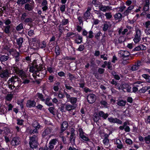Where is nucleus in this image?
I'll list each match as a JSON object with an SVG mask.
<instances>
[{"label": "nucleus", "instance_id": "f257e3e1", "mask_svg": "<svg viewBox=\"0 0 150 150\" xmlns=\"http://www.w3.org/2000/svg\"><path fill=\"white\" fill-rule=\"evenodd\" d=\"M19 79L18 77L16 76H13L8 79L7 82L8 88L11 90H13V92H15L20 86Z\"/></svg>", "mask_w": 150, "mask_h": 150}, {"label": "nucleus", "instance_id": "f03ea898", "mask_svg": "<svg viewBox=\"0 0 150 150\" xmlns=\"http://www.w3.org/2000/svg\"><path fill=\"white\" fill-rule=\"evenodd\" d=\"M10 69L7 68L3 69L0 71V77L1 78H8L11 74Z\"/></svg>", "mask_w": 150, "mask_h": 150}, {"label": "nucleus", "instance_id": "7ed1b4c3", "mask_svg": "<svg viewBox=\"0 0 150 150\" xmlns=\"http://www.w3.org/2000/svg\"><path fill=\"white\" fill-rule=\"evenodd\" d=\"M65 95L68 102H70L71 104L74 105L76 103L77 100L76 98L71 97V96L66 92H65Z\"/></svg>", "mask_w": 150, "mask_h": 150}, {"label": "nucleus", "instance_id": "20e7f679", "mask_svg": "<svg viewBox=\"0 0 150 150\" xmlns=\"http://www.w3.org/2000/svg\"><path fill=\"white\" fill-rule=\"evenodd\" d=\"M79 136L83 141H89L90 140L88 137L84 135V132L83 131L82 129H79Z\"/></svg>", "mask_w": 150, "mask_h": 150}, {"label": "nucleus", "instance_id": "39448f33", "mask_svg": "<svg viewBox=\"0 0 150 150\" xmlns=\"http://www.w3.org/2000/svg\"><path fill=\"white\" fill-rule=\"evenodd\" d=\"M96 99V96L94 94H90L87 96V101L88 103L90 104L94 103Z\"/></svg>", "mask_w": 150, "mask_h": 150}, {"label": "nucleus", "instance_id": "423d86ee", "mask_svg": "<svg viewBox=\"0 0 150 150\" xmlns=\"http://www.w3.org/2000/svg\"><path fill=\"white\" fill-rule=\"evenodd\" d=\"M58 142V140L57 139H54L51 140L49 142L48 146V149L52 150L54 148V145H55Z\"/></svg>", "mask_w": 150, "mask_h": 150}, {"label": "nucleus", "instance_id": "0eeeda50", "mask_svg": "<svg viewBox=\"0 0 150 150\" xmlns=\"http://www.w3.org/2000/svg\"><path fill=\"white\" fill-rule=\"evenodd\" d=\"M118 54L123 59H125V58L128 57L130 55V53L127 50H120Z\"/></svg>", "mask_w": 150, "mask_h": 150}, {"label": "nucleus", "instance_id": "6e6552de", "mask_svg": "<svg viewBox=\"0 0 150 150\" xmlns=\"http://www.w3.org/2000/svg\"><path fill=\"white\" fill-rule=\"evenodd\" d=\"M99 9L101 11L103 12L110 11L112 10V7L109 6H105L102 5L99 6Z\"/></svg>", "mask_w": 150, "mask_h": 150}, {"label": "nucleus", "instance_id": "1a4fd4ad", "mask_svg": "<svg viewBox=\"0 0 150 150\" xmlns=\"http://www.w3.org/2000/svg\"><path fill=\"white\" fill-rule=\"evenodd\" d=\"M20 143V139L18 137L13 138L11 141V144L13 146H16L19 145Z\"/></svg>", "mask_w": 150, "mask_h": 150}, {"label": "nucleus", "instance_id": "9d476101", "mask_svg": "<svg viewBox=\"0 0 150 150\" xmlns=\"http://www.w3.org/2000/svg\"><path fill=\"white\" fill-rule=\"evenodd\" d=\"M108 120L111 123H117L120 124H121L122 123V122L121 120L116 118H113L112 117H108Z\"/></svg>", "mask_w": 150, "mask_h": 150}, {"label": "nucleus", "instance_id": "9b49d317", "mask_svg": "<svg viewBox=\"0 0 150 150\" xmlns=\"http://www.w3.org/2000/svg\"><path fill=\"white\" fill-rule=\"evenodd\" d=\"M65 110L70 112L72 111L76 108V106L75 105L67 104L65 105Z\"/></svg>", "mask_w": 150, "mask_h": 150}, {"label": "nucleus", "instance_id": "f8f14e48", "mask_svg": "<svg viewBox=\"0 0 150 150\" xmlns=\"http://www.w3.org/2000/svg\"><path fill=\"white\" fill-rule=\"evenodd\" d=\"M17 74L23 80L26 79L27 77L25 71L22 70H19L17 72Z\"/></svg>", "mask_w": 150, "mask_h": 150}, {"label": "nucleus", "instance_id": "ddd939ff", "mask_svg": "<svg viewBox=\"0 0 150 150\" xmlns=\"http://www.w3.org/2000/svg\"><path fill=\"white\" fill-rule=\"evenodd\" d=\"M75 130L73 128H71V135L70 140L71 142H74L76 138V135L74 133Z\"/></svg>", "mask_w": 150, "mask_h": 150}, {"label": "nucleus", "instance_id": "4468645a", "mask_svg": "<svg viewBox=\"0 0 150 150\" xmlns=\"http://www.w3.org/2000/svg\"><path fill=\"white\" fill-rule=\"evenodd\" d=\"M75 38V42L77 44H80L82 42V37L79 35H76L74 36Z\"/></svg>", "mask_w": 150, "mask_h": 150}, {"label": "nucleus", "instance_id": "2eb2a0df", "mask_svg": "<svg viewBox=\"0 0 150 150\" xmlns=\"http://www.w3.org/2000/svg\"><path fill=\"white\" fill-rule=\"evenodd\" d=\"M42 7V9L43 11H46L48 9V4L46 0H43L41 3V5Z\"/></svg>", "mask_w": 150, "mask_h": 150}, {"label": "nucleus", "instance_id": "dca6fc26", "mask_svg": "<svg viewBox=\"0 0 150 150\" xmlns=\"http://www.w3.org/2000/svg\"><path fill=\"white\" fill-rule=\"evenodd\" d=\"M11 54L15 57V60L16 62H18L21 60V58L19 57V53L15 51L11 52Z\"/></svg>", "mask_w": 150, "mask_h": 150}, {"label": "nucleus", "instance_id": "f3484780", "mask_svg": "<svg viewBox=\"0 0 150 150\" xmlns=\"http://www.w3.org/2000/svg\"><path fill=\"white\" fill-rule=\"evenodd\" d=\"M115 144L117 147L119 149H121L123 147V145L121 141L119 139H116L115 141Z\"/></svg>", "mask_w": 150, "mask_h": 150}, {"label": "nucleus", "instance_id": "a211bd4d", "mask_svg": "<svg viewBox=\"0 0 150 150\" xmlns=\"http://www.w3.org/2000/svg\"><path fill=\"white\" fill-rule=\"evenodd\" d=\"M36 103L33 100H29L27 101L26 103V106L27 107L30 108L34 107Z\"/></svg>", "mask_w": 150, "mask_h": 150}, {"label": "nucleus", "instance_id": "6ab92c4d", "mask_svg": "<svg viewBox=\"0 0 150 150\" xmlns=\"http://www.w3.org/2000/svg\"><path fill=\"white\" fill-rule=\"evenodd\" d=\"M100 11V10H95L94 11V12L95 14L97 15L98 18L102 19L104 17V14L102 13Z\"/></svg>", "mask_w": 150, "mask_h": 150}, {"label": "nucleus", "instance_id": "aec40b11", "mask_svg": "<svg viewBox=\"0 0 150 150\" xmlns=\"http://www.w3.org/2000/svg\"><path fill=\"white\" fill-rule=\"evenodd\" d=\"M91 10V8L90 7H88L87 11L85 12L84 14V17L86 18H88L90 16V11Z\"/></svg>", "mask_w": 150, "mask_h": 150}, {"label": "nucleus", "instance_id": "412c9836", "mask_svg": "<svg viewBox=\"0 0 150 150\" xmlns=\"http://www.w3.org/2000/svg\"><path fill=\"white\" fill-rule=\"evenodd\" d=\"M98 115L100 117H102L104 119H106L109 115L107 113H105L103 111L99 112Z\"/></svg>", "mask_w": 150, "mask_h": 150}, {"label": "nucleus", "instance_id": "4be33fe9", "mask_svg": "<svg viewBox=\"0 0 150 150\" xmlns=\"http://www.w3.org/2000/svg\"><path fill=\"white\" fill-rule=\"evenodd\" d=\"M68 126L67 122V121H65L63 122L61 125V131L62 132L65 130Z\"/></svg>", "mask_w": 150, "mask_h": 150}, {"label": "nucleus", "instance_id": "5701e85b", "mask_svg": "<svg viewBox=\"0 0 150 150\" xmlns=\"http://www.w3.org/2000/svg\"><path fill=\"white\" fill-rule=\"evenodd\" d=\"M4 32L7 34H9L11 30V27L10 25H6L4 26Z\"/></svg>", "mask_w": 150, "mask_h": 150}, {"label": "nucleus", "instance_id": "b1692460", "mask_svg": "<svg viewBox=\"0 0 150 150\" xmlns=\"http://www.w3.org/2000/svg\"><path fill=\"white\" fill-rule=\"evenodd\" d=\"M134 6L131 5L129 6L127 9L125 11L124 13V14L125 16H127L129 14V13L131 12V11L134 8Z\"/></svg>", "mask_w": 150, "mask_h": 150}, {"label": "nucleus", "instance_id": "393cba45", "mask_svg": "<svg viewBox=\"0 0 150 150\" xmlns=\"http://www.w3.org/2000/svg\"><path fill=\"white\" fill-rule=\"evenodd\" d=\"M9 58L8 55H1L0 57V60L1 62H5L8 60Z\"/></svg>", "mask_w": 150, "mask_h": 150}, {"label": "nucleus", "instance_id": "a878e982", "mask_svg": "<svg viewBox=\"0 0 150 150\" xmlns=\"http://www.w3.org/2000/svg\"><path fill=\"white\" fill-rule=\"evenodd\" d=\"M51 132V130L50 129L47 128L45 129L42 133V135L43 136H45L49 134Z\"/></svg>", "mask_w": 150, "mask_h": 150}, {"label": "nucleus", "instance_id": "bb28decb", "mask_svg": "<svg viewBox=\"0 0 150 150\" xmlns=\"http://www.w3.org/2000/svg\"><path fill=\"white\" fill-rule=\"evenodd\" d=\"M37 142H29L30 147L32 149L36 148L38 146Z\"/></svg>", "mask_w": 150, "mask_h": 150}, {"label": "nucleus", "instance_id": "cd10ccee", "mask_svg": "<svg viewBox=\"0 0 150 150\" xmlns=\"http://www.w3.org/2000/svg\"><path fill=\"white\" fill-rule=\"evenodd\" d=\"M25 10L28 11H32L33 9V7L31 5L29 4H26L25 6Z\"/></svg>", "mask_w": 150, "mask_h": 150}, {"label": "nucleus", "instance_id": "c85d7f7f", "mask_svg": "<svg viewBox=\"0 0 150 150\" xmlns=\"http://www.w3.org/2000/svg\"><path fill=\"white\" fill-rule=\"evenodd\" d=\"M0 112L1 114H4L7 112V110L5 107L1 106L0 108Z\"/></svg>", "mask_w": 150, "mask_h": 150}, {"label": "nucleus", "instance_id": "c756f323", "mask_svg": "<svg viewBox=\"0 0 150 150\" xmlns=\"http://www.w3.org/2000/svg\"><path fill=\"white\" fill-rule=\"evenodd\" d=\"M142 76L146 79L147 83H150V76L147 74H143L142 75Z\"/></svg>", "mask_w": 150, "mask_h": 150}, {"label": "nucleus", "instance_id": "7c9ffc66", "mask_svg": "<svg viewBox=\"0 0 150 150\" xmlns=\"http://www.w3.org/2000/svg\"><path fill=\"white\" fill-rule=\"evenodd\" d=\"M16 41L19 47H20L21 46L22 43L23 42V38H18L17 39Z\"/></svg>", "mask_w": 150, "mask_h": 150}, {"label": "nucleus", "instance_id": "2f4dec72", "mask_svg": "<svg viewBox=\"0 0 150 150\" xmlns=\"http://www.w3.org/2000/svg\"><path fill=\"white\" fill-rule=\"evenodd\" d=\"M114 16L116 20H119L122 18V15L120 13H118L115 14Z\"/></svg>", "mask_w": 150, "mask_h": 150}, {"label": "nucleus", "instance_id": "473e14b6", "mask_svg": "<svg viewBox=\"0 0 150 150\" xmlns=\"http://www.w3.org/2000/svg\"><path fill=\"white\" fill-rule=\"evenodd\" d=\"M126 102L122 100H119L117 103V104L120 106H124L125 105Z\"/></svg>", "mask_w": 150, "mask_h": 150}, {"label": "nucleus", "instance_id": "72a5a7b5", "mask_svg": "<svg viewBox=\"0 0 150 150\" xmlns=\"http://www.w3.org/2000/svg\"><path fill=\"white\" fill-rule=\"evenodd\" d=\"M23 28V24L22 23H21L16 26V29L17 31H20Z\"/></svg>", "mask_w": 150, "mask_h": 150}, {"label": "nucleus", "instance_id": "f704fd0d", "mask_svg": "<svg viewBox=\"0 0 150 150\" xmlns=\"http://www.w3.org/2000/svg\"><path fill=\"white\" fill-rule=\"evenodd\" d=\"M36 96L42 101L44 102L45 101L43 96L42 94L38 93L37 94Z\"/></svg>", "mask_w": 150, "mask_h": 150}, {"label": "nucleus", "instance_id": "c9c22d12", "mask_svg": "<svg viewBox=\"0 0 150 150\" xmlns=\"http://www.w3.org/2000/svg\"><path fill=\"white\" fill-rule=\"evenodd\" d=\"M29 142H34L38 141V139L36 136L35 135L33 136L32 137H30Z\"/></svg>", "mask_w": 150, "mask_h": 150}, {"label": "nucleus", "instance_id": "e433bc0d", "mask_svg": "<svg viewBox=\"0 0 150 150\" xmlns=\"http://www.w3.org/2000/svg\"><path fill=\"white\" fill-rule=\"evenodd\" d=\"M100 118L98 114H96L94 115L93 119L95 122H97L100 119Z\"/></svg>", "mask_w": 150, "mask_h": 150}, {"label": "nucleus", "instance_id": "4c0bfd02", "mask_svg": "<svg viewBox=\"0 0 150 150\" xmlns=\"http://www.w3.org/2000/svg\"><path fill=\"white\" fill-rule=\"evenodd\" d=\"M109 139L107 138H105L103 141V143L104 145L107 147L109 145Z\"/></svg>", "mask_w": 150, "mask_h": 150}, {"label": "nucleus", "instance_id": "58836bf2", "mask_svg": "<svg viewBox=\"0 0 150 150\" xmlns=\"http://www.w3.org/2000/svg\"><path fill=\"white\" fill-rule=\"evenodd\" d=\"M36 65L30 67L29 71L30 72H33L37 71V69L36 68Z\"/></svg>", "mask_w": 150, "mask_h": 150}, {"label": "nucleus", "instance_id": "ea45409f", "mask_svg": "<svg viewBox=\"0 0 150 150\" xmlns=\"http://www.w3.org/2000/svg\"><path fill=\"white\" fill-rule=\"evenodd\" d=\"M135 31L136 34L135 36H138L141 37V33L140 30H139V28H137L136 29Z\"/></svg>", "mask_w": 150, "mask_h": 150}, {"label": "nucleus", "instance_id": "a19ab883", "mask_svg": "<svg viewBox=\"0 0 150 150\" xmlns=\"http://www.w3.org/2000/svg\"><path fill=\"white\" fill-rule=\"evenodd\" d=\"M50 98H47L46 99L45 102V104L48 106H51L52 105V103L50 102Z\"/></svg>", "mask_w": 150, "mask_h": 150}, {"label": "nucleus", "instance_id": "79ce46f5", "mask_svg": "<svg viewBox=\"0 0 150 150\" xmlns=\"http://www.w3.org/2000/svg\"><path fill=\"white\" fill-rule=\"evenodd\" d=\"M144 140L146 144H149L150 143V135H148L147 136L145 137H144Z\"/></svg>", "mask_w": 150, "mask_h": 150}, {"label": "nucleus", "instance_id": "37998d69", "mask_svg": "<svg viewBox=\"0 0 150 150\" xmlns=\"http://www.w3.org/2000/svg\"><path fill=\"white\" fill-rule=\"evenodd\" d=\"M37 125H37L36 127H34L35 129L33 130L32 133H38V129L40 128L41 126L38 123Z\"/></svg>", "mask_w": 150, "mask_h": 150}, {"label": "nucleus", "instance_id": "c03bdc74", "mask_svg": "<svg viewBox=\"0 0 150 150\" xmlns=\"http://www.w3.org/2000/svg\"><path fill=\"white\" fill-rule=\"evenodd\" d=\"M13 95L11 94H8L6 97V99L7 100L10 101L13 98Z\"/></svg>", "mask_w": 150, "mask_h": 150}, {"label": "nucleus", "instance_id": "a18cd8bd", "mask_svg": "<svg viewBox=\"0 0 150 150\" xmlns=\"http://www.w3.org/2000/svg\"><path fill=\"white\" fill-rule=\"evenodd\" d=\"M55 52L57 56L60 54L59 48L58 46H56L55 49Z\"/></svg>", "mask_w": 150, "mask_h": 150}, {"label": "nucleus", "instance_id": "49530a36", "mask_svg": "<svg viewBox=\"0 0 150 150\" xmlns=\"http://www.w3.org/2000/svg\"><path fill=\"white\" fill-rule=\"evenodd\" d=\"M100 103L101 105H103L105 108H107L108 106V103L105 100H102L100 101Z\"/></svg>", "mask_w": 150, "mask_h": 150}, {"label": "nucleus", "instance_id": "de8ad7c7", "mask_svg": "<svg viewBox=\"0 0 150 150\" xmlns=\"http://www.w3.org/2000/svg\"><path fill=\"white\" fill-rule=\"evenodd\" d=\"M133 40L135 43H138L141 40V37L138 36H135Z\"/></svg>", "mask_w": 150, "mask_h": 150}, {"label": "nucleus", "instance_id": "09e8293b", "mask_svg": "<svg viewBox=\"0 0 150 150\" xmlns=\"http://www.w3.org/2000/svg\"><path fill=\"white\" fill-rule=\"evenodd\" d=\"M69 23V20L67 19H63L62 22V25H65Z\"/></svg>", "mask_w": 150, "mask_h": 150}, {"label": "nucleus", "instance_id": "8fccbe9b", "mask_svg": "<svg viewBox=\"0 0 150 150\" xmlns=\"http://www.w3.org/2000/svg\"><path fill=\"white\" fill-rule=\"evenodd\" d=\"M128 87H129V85L128 84L126 83L123 84L121 86V88H122V90H123L125 92V91L124 90V89H126Z\"/></svg>", "mask_w": 150, "mask_h": 150}, {"label": "nucleus", "instance_id": "3c124183", "mask_svg": "<svg viewBox=\"0 0 150 150\" xmlns=\"http://www.w3.org/2000/svg\"><path fill=\"white\" fill-rule=\"evenodd\" d=\"M84 48L85 47L84 45H81L79 46L78 48L76 50L78 51H82L84 50Z\"/></svg>", "mask_w": 150, "mask_h": 150}, {"label": "nucleus", "instance_id": "603ef678", "mask_svg": "<svg viewBox=\"0 0 150 150\" xmlns=\"http://www.w3.org/2000/svg\"><path fill=\"white\" fill-rule=\"evenodd\" d=\"M106 18L108 19H110L112 17V15L110 13H106L105 14Z\"/></svg>", "mask_w": 150, "mask_h": 150}, {"label": "nucleus", "instance_id": "864d4df0", "mask_svg": "<svg viewBox=\"0 0 150 150\" xmlns=\"http://www.w3.org/2000/svg\"><path fill=\"white\" fill-rule=\"evenodd\" d=\"M4 23L6 25H9L11 23V21L10 20L7 19L4 21Z\"/></svg>", "mask_w": 150, "mask_h": 150}, {"label": "nucleus", "instance_id": "5fc2aeb1", "mask_svg": "<svg viewBox=\"0 0 150 150\" xmlns=\"http://www.w3.org/2000/svg\"><path fill=\"white\" fill-rule=\"evenodd\" d=\"M11 69H13V71H15V72L17 73V72H18L19 70L17 66L14 65H13V66L11 67Z\"/></svg>", "mask_w": 150, "mask_h": 150}, {"label": "nucleus", "instance_id": "6e6d98bb", "mask_svg": "<svg viewBox=\"0 0 150 150\" xmlns=\"http://www.w3.org/2000/svg\"><path fill=\"white\" fill-rule=\"evenodd\" d=\"M107 55L105 54H101L100 56L101 58L103 59L104 60H106L108 59V57H107Z\"/></svg>", "mask_w": 150, "mask_h": 150}, {"label": "nucleus", "instance_id": "4d7b16f0", "mask_svg": "<svg viewBox=\"0 0 150 150\" xmlns=\"http://www.w3.org/2000/svg\"><path fill=\"white\" fill-rule=\"evenodd\" d=\"M28 35L30 37L33 36V35H35L34 30H29L28 32Z\"/></svg>", "mask_w": 150, "mask_h": 150}, {"label": "nucleus", "instance_id": "13d9d810", "mask_svg": "<svg viewBox=\"0 0 150 150\" xmlns=\"http://www.w3.org/2000/svg\"><path fill=\"white\" fill-rule=\"evenodd\" d=\"M149 9V4L146 3L144 7V10L145 11H147Z\"/></svg>", "mask_w": 150, "mask_h": 150}, {"label": "nucleus", "instance_id": "bf43d9fd", "mask_svg": "<svg viewBox=\"0 0 150 150\" xmlns=\"http://www.w3.org/2000/svg\"><path fill=\"white\" fill-rule=\"evenodd\" d=\"M139 69V67L136 64L133 65L132 67V71H135Z\"/></svg>", "mask_w": 150, "mask_h": 150}, {"label": "nucleus", "instance_id": "052dcab7", "mask_svg": "<svg viewBox=\"0 0 150 150\" xmlns=\"http://www.w3.org/2000/svg\"><path fill=\"white\" fill-rule=\"evenodd\" d=\"M68 75L69 77V79L71 81L73 80L75 78L74 76L70 73L68 74Z\"/></svg>", "mask_w": 150, "mask_h": 150}, {"label": "nucleus", "instance_id": "680f3d73", "mask_svg": "<svg viewBox=\"0 0 150 150\" xmlns=\"http://www.w3.org/2000/svg\"><path fill=\"white\" fill-rule=\"evenodd\" d=\"M101 33L99 31L95 35V37L97 39L99 40V37L101 36Z\"/></svg>", "mask_w": 150, "mask_h": 150}, {"label": "nucleus", "instance_id": "e2e57ef3", "mask_svg": "<svg viewBox=\"0 0 150 150\" xmlns=\"http://www.w3.org/2000/svg\"><path fill=\"white\" fill-rule=\"evenodd\" d=\"M94 37L93 33L92 31H90L89 32V35L87 37L89 38H93Z\"/></svg>", "mask_w": 150, "mask_h": 150}, {"label": "nucleus", "instance_id": "0e129e2a", "mask_svg": "<svg viewBox=\"0 0 150 150\" xmlns=\"http://www.w3.org/2000/svg\"><path fill=\"white\" fill-rule=\"evenodd\" d=\"M125 6H123L120 7L119 8H116V9H117L118 8L119 9V10L118 11L119 12H122L124 11V10L125 9Z\"/></svg>", "mask_w": 150, "mask_h": 150}, {"label": "nucleus", "instance_id": "69168bd1", "mask_svg": "<svg viewBox=\"0 0 150 150\" xmlns=\"http://www.w3.org/2000/svg\"><path fill=\"white\" fill-rule=\"evenodd\" d=\"M125 40L123 36H121L119 37L118 39L119 42L121 43Z\"/></svg>", "mask_w": 150, "mask_h": 150}, {"label": "nucleus", "instance_id": "338daca9", "mask_svg": "<svg viewBox=\"0 0 150 150\" xmlns=\"http://www.w3.org/2000/svg\"><path fill=\"white\" fill-rule=\"evenodd\" d=\"M74 35V33L73 32H69L67 33L66 37H73V36Z\"/></svg>", "mask_w": 150, "mask_h": 150}, {"label": "nucleus", "instance_id": "774afa93", "mask_svg": "<svg viewBox=\"0 0 150 150\" xmlns=\"http://www.w3.org/2000/svg\"><path fill=\"white\" fill-rule=\"evenodd\" d=\"M125 142L126 144L129 145L132 144V141L130 139H127L125 140Z\"/></svg>", "mask_w": 150, "mask_h": 150}]
</instances>
